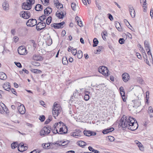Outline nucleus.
<instances>
[{
    "label": "nucleus",
    "mask_w": 153,
    "mask_h": 153,
    "mask_svg": "<svg viewBox=\"0 0 153 153\" xmlns=\"http://www.w3.org/2000/svg\"><path fill=\"white\" fill-rule=\"evenodd\" d=\"M123 128H127L132 131L136 130L138 126L135 119L129 116H123L120 119L119 126Z\"/></svg>",
    "instance_id": "1"
},
{
    "label": "nucleus",
    "mask_w": 153,
    "mask_h": 153,
    "mask_svg": "<svg viewBox=\"0 0 153 153\" xmlns=\"http://www.w3.org/2000/svg\"><path fill=\"white\" fill-rule=\"evenodd\" d=\"M35 0H27L26 2L23 4L22 8L25 10H29L31 8L32 6L34 4Z\"/></svg>",
    "instance_id": "2"
},
{
    "label": "nucleus",
    "mask_w": 153,
    "mask_h": 153,
    "mask_svg": "<svg viewBox=\"0 0 153 153\" xmlns=\"http://www.w3.org/2000/svg\"><path fill=\"white\" fill-rule=\"evenodd\" d=\"M51 129V127L50 126L43 127L40 131V135L41 136L48 135L50 133Z\"/></svg>",
    "instance_id": "3"
},
{
    "label": "nucleus",
    "mask_w": 153,
    "mask_h": 153,
    "mask_svg": "<svg viewBox=\"0 0 153 153\" xmlns=\"http://www.w3.org/2000/svg\"><path fill=\"white\" fill-rule=\"evenodd\" d=\"M20 16H22L24 19H29L31 16L30 12L28 11H22L19 14Z\"/></svg>",
    "instance_id": "4"
},
{
    "label": "nucleus",
    "mask_w": 153,
    "mask_h": 153,
    "mask_svg": "<svg viewBox=\"0 0 153 153\" xmlns=\"http://www.w3.org/2000/svg\"><path fill=\"white\" fill-rule=\"evenodd\" d=\"M46 26L45 22H39L36 25V28L38 31H40L44 28Z\"/></svg>",
    "instance_id": "5"
},
{
    "label": "nucleus",
    "mask_w": 153,
    "mask_h": 153,
    "mask_svg": "<svg viewBox=\"0 0 153 153\" xmlns=\"http://www.w3.org/2000/svg\"><path fill=\"white\" fill-rule=\"evenodd\" d=\"M37 24V21L35 19H29L26 22L27 25L29 27H33Z\"/></svg>",
    "instance_id": "6"
},
{
    "label": "nucleus",
    "mask_w": 153,
    "mask_h": 153,
    "mask_svg": "<svg viewBox=\"0 0 153 153\" xmlns=\"http://www.w3.org/2000/svg\"><path fill=\"white\" fill-rule=\"evenodd\" d=\"M56 15L59 19H62L66 15V12L65 11L59 10L56 12Z\"/></svg>",
    "instance_id": "7"
},
{
    "label": "nucleus",
    "mask_w": 153,
    "mask_h": 153,
    "mask_svg": "<svg viewBox=\"0 0 153 153\" xmlns=\"http://www.w3.org/2000/svg\"><path fill=\"white\" fill-rule=\"evenodd\" d=\"M60 111L61 108L60 107L53 108L52 114L53 116L55 119H56V117L58 116Z\"/></svg>",
    "instance_id": "8"
},
{
    "label": "nucleus",
    "mask_w": 153,
    "mask_h": 153,
    "mask_svg": "<svg viewBox=\"0 0 153 153\" xmlns=\"http://www.w3.org/2000/svg\"><path fill=\"white\" fill-rule=\"evenodd\" d=\"M65 23V22L63 21L59 23L52 24L51 25V26L55 29L61 28L63 27V26Z\"/></svg>",
    "instance_id": "9"
},
{
    "label": "nucleus",
    "mask_w": 153,
    "mask_h": 153,
    "mask_svg": "<svg viewBox=\"0 0 153 153\" xmlns=\"http://www.w3.org/2000/svg\"><path fill=\"white\" fill-rule=\"evenodd\" d=\"M18 51L19 54L21 55H25L27 53L26 49L22 46H20L18 48Z\"/></svg>",
    "instance_id": "10"
},
{
    "label": "nucleus",
    "mask_w": 153,
    "mask_h": 153,
    "mask_svg": "<svg viewBox=\"0 0 153 153\" xmlns=\"http://www.w3.org/2000/svg\"><path fill=\"white\" fill-rule=\"evenodd\" d=\"M132 102L133 103V106L135 108H137L140 105V102L138 97H137L136 99L132 100Z\"/></svg>",
    "instance_id": "11"
},
{
    "label": "nucleus",
    "mask_w": 153,
    "mask_h": 153,
    "mask_svg": "<svg viewBox=\"0 0 153 153\" xmlns=\"http://www.w3.org/2000/svg\"><path fill=\"white\" fill-rule=\"evenodd\" d=\"M18 109L19 112L21 114H24L25 112V108L23 105H20L18 107Z\"/></svg>",
    "instance_id": "12"
},
{
    "label": "nucleus",
    "mask_w": 153,
    "mask_h": 153,
    "mask_svg": "<svg viewBox=\"0 0 153 153\" xmlns=\"http://www.w3.org/2000/svg\"><path fill=\"white\" fill-rule=\"evenodd\" d=\"M122 77L123 81L125 82H127L130 78L129 74L126 73H123L122 75Z\"/></svg>",
    "instance_id": "13"
},
{
    "label": "nucleus",
    "mask_w": 153,
    "mask_h": 153,
    "mask_svg": "<svg viewBox=\"0 0 153 153\" xmlns=\"http://www.w3.org/2000/svg\"><path fill=\"white\" fill-rule=\"evenodd\" d=\"M128 7L129 11L131 17L134 18L135 16V12L133 7L131 5H130Z\"/></svg>",
    "instance_id": "14"
},
{
    "label": "nucleus",
    "mask_w": 153,
    "mask_h": 153,
    "mask_svg": "<svg viewBox=\"0 0 153 153\" xmlns=\"http://www.w3.org/2000/svg\"><path fill=\"white\" fill-rule=\"evenodd\" d=\"M33 59L34 60L36 61H42L43 59L42 56L36 54H35L33 55Z\"/></svg>",
    "instance_id": "15"
},
{
    "label": "nucleus",
    "mask_w": 153,
    "mask_h": 153,
    "mask_svg": "<svg viewBox=\"0 0 153 153\" xmlns=\"http://www.w3.org/2000/svg\"><path fill=\"white\" fill-rule=\"evenodd\" d=\"M10 83L8 82H6L4 83L3 85V88H4V90L8 91H9V90L10 89Z\"/></svg>",
    "instance_id": "16"
},
{
    "label": "nucleus",
    "mask_w": 153,
    "mask_h": 153,
    "mask_svg": "<svg viewBox=\"0 0 153 153\" xmlns=\"http://www.w3.org/2000/svg\"><path fill=\"white\" fill-rule=\"evenodd\" d=\"M52 11V9L51 8L48 7L45 9L44 11L45 15H46L47 16H48L49 14H50Z\"/></svg>",
    "instance_id": "17"
},
{
    "label": "nucleus",
    "mask_w": 153,
    "mask_h": 153,
    "mask_svg": "<svg viewBox=\"0 0 153 153\" xmlns=\"http://www.w3.org/2000/svg\"><path fill=\"white\" fill-rule=\"evenodd\" d=\"M77 131L78 133L76 132H71V135L76 138H79L80 137V135L79 133L81 132V131L79 130H78Z\"/></svg>",
    "instance_id": "18"
},
{
    "label": "nucleus",
    "mask_w": 153,
    "mask_h": 153,
    "mask_svg": "<svg viewBox=\"0 0 153 153\" xmlns=\"http://www.w3.org/2000/svg\"><path fill=\"white\" fill-rule=\"evenodd\" d=\"M2 7L3 9L5 11L9 9V4L7 2L5 1L3 3Z\"/></svg>",
    "instance_id": "19"
},
{
    "label": "nucleus",
    "mask_w": 153,
    "mask_h": 153,
    "mask_svg": "<svg viewBox=\"0 0 153 153\" xmlns=\"http://www.w3.org/2000/svg\"><path fill=\"white\" fill-rule=\"evenodd\" d=\"M7 78V76L5 73L3 72H0V79L2 80H4L6 79Z\"/></svg>",
    "instance_id": "20"
},
{
    "label": "nucleus",
    "mask_w": 153,
    "mask_h": 153,
    "mask_svg": "<svg viewBox=\"0 0 153 153\" xmlns=\"http://www.w3.org/2000/svg\"><path fill=\"white\" fill-rule=\"evenodd\" d=\"M148 113L150 117H153V110L152 107L149 106L148 107Z\"/></svg>",
    "instance_id": "21"
},
{
    "label": "nucleus",
    "mask_w": 153,
    "mask_h": 153,
    "mask_svg": "<svg viewBox=\"0 0 153 153\" xmlns=\"http://www.w3.org/2000/svg\"><path fill=\"white\" fill-rule=\"evenodd\" d=\"M64 128L66 129L65 131H64V130H63V128L62 127L61 128H60L59 129V132H61L60 133H59V134H66L68 132V128L67 126H65L64 127Z\"/></svg>",
    "instance_id": "22"
},
{
    "label": "nucleus",
    "mask_w": 153,
    "mask_h": 153,
    "mask_svg": "<svg viewBox=\"0 0 153 153\" xmlns=\"http://www.w3.org/2000/svg\"><path fill=\"white\" fill-rule=\"evenodd\" d=\"M77 143L78 145L82 148L84 147V146H85L86 144L85 142L82 140H79L77 141Z\"/></svg>",
    "instance_id": "23"
},
{
    "label": "nucleus",
    "mask_w": 153,
    "mask_h": 153,
    "mask_svg": "<svg viewBox=\"0 0 153 153\" xmlns=\"http://www.w3.org/2000/svg\"><path fill=\"white\" fill-rule=\"evenodd\" d=\"M115 26L118 31H122V28H121V26L119 22H115Z\"/></svg>",
    "instance_id": "24"
},
{
    "label": "nucleus",
    "mask_w": 153,
    "mask_h": 153,
    "mask_svg": "<svg viewBox=\"0 0 153 153\" xmlns=\"http://www.w3.org/2000/svg\"><path fill=\"white\" fill-rule=\"evenodd\" d=\"M35 9L36 11H40L42 9V6L41 4H38L35 7Z\"/></svg>",
    "instance_id": "25"
},
{
    "label": "nucleus",
    "mask_w": 153,
    "mask_h": 153,
    "mask_svg": "<svg viewBox=\"0 0 153 153\" xmlns=\"http://www.w3.org/2000/svg\"><path fill=\"white\" fill-rule=\"evenodd\" d=\"M57 126L56 125V123L54 124L53 127L52 128V132L54 134H59L58 132L57 129Z\"/></svg>",
    "instance_id": "26"
},
{
    "label": "nucleus",
    "mask_w": 153,
    "mask_h": 153,
    "mask_svg": "<svg viewBox=\"0 0 153 153\" xmlns=\"http://www.w3.org/2000/svg\"><path fill=\"white\" fill-rule=\"evenodd\" d=\"M31 71L34 73L36 74H41L42 72V71L38 69H34L32 68L30 69Z\"/></svg>",
    "instance_id": "27"
},
{
    "label": "nucleus",
    "mask_w": 153,
    "mask_h": 153,
    "mask_svg": "<svg viewBox=\"0 0 153 153\" xmlns=\"http://www.w3.org/2000/svg\"><path fill=\"white\" fill-rule=\"evenodd\" d=\"M105 67H106L104 66L99 67L98 69V71L100 73L102 74V73H103V72H104Z\"/></svg>",
    "instance_id": "28"
},
{
    "label": "nucleus",
    "mask_w": 153,
    "mask_h": 153,
    "mask_svg": "<svg viewBox=\"0 0 153 153\" xmlns=\"http://www.w3.org/2000/svg\"><path fill=\"white\" fill-rule=\"evenodd\" d=\"M146 51L150 49V47L149 42L146 40H145L144 43Z\"/></svg>",
    "instance_id": "29"
},
{
    "label": "nucleus",
    "mask_w": 153,
    "mask_h": 153,
    "mask_svg": "<svg viewBox=\"0 0 153 153\" xmlns=\"http://www.w3.org/2000/svg\"><path fill=\"white\" fill-rule=\"evenodd\" d=\"M93 46L95 47L97 46L99 43V41L96 38H94L93 40Z\"/></svg>",
    "instance_id": "30"
},
{
    "label": "nucleus",
    "mask_w": 153,
    "mask_h": 153,
    "mask_svg": "<svg viewBox=\"0 0 153 153\" xmlns=\"http://www.w3.org/2000/svg\"><path fill=\"white\" fill-rule=\"evenodd\" d=\"M136 143L138 145V147L140 149V150H142L143 149V148L142 147V145L140 142H139L138 141H135Z\"/></svg>",
    "instance_id": "31"
},
{
    "label": "nucleus",
    "mask_w": 153,
    "mask_h": 153,
    "mask_svg": "<svg viewBox=\"0 0 153 153\" xmlns=\"http://www.w3.org/2000/svg\"><path fill=\"white\" fill-rule=\"evenodd\" d=\"M77 57L78 59H81L82 56V53L81 51H78L77 53Z\"/></svg>",
    "instance_id": "32"
},
{
    "label": "nucleus",
    "mask_w": 153,
    "mask_h": 153,
    "mask_svg": "<svg viewBox=\"0 0 153 153\" xmlns=\"http://www.w3.org/2000/svg\"><path fill=\"white\" fill-rule=\"evenodd\" d=\"M89 150L95 153H100V152L98 150L94 149L91 146H89L88 147Z\"/></svg>",
    "instance_id": "33"
},
{
    "label": "nucleus",
    "mask_w": 153,
    "mask_h": 153,
    "mask_svg": "<svg viewBox=\"0 0 153 153\" xmlns=\"http://www.w3.org/2000/svg\"><path fill=\"white\" fill-rule=\"evenodd\" d=\"M105 69L104 72L102 73V74L105 76H107L109 75L108 74L109 70L106 67H105Z\"/></svg>",
    "instance_id": "34"
},
{
    "label": "nucleus",
    "mask_w": 153,
    "mask_h": 153,
    "mask_svg": "<svg viewBox=\"0 0 153 153\" xmlns=\"http://www.w3.org/2000/svg\"><path fill=\"white\" fill-rule=\"evenodd\" d=\"M52 116L51 115H49L48 117V118L45 121V124H47L48 123L51 121L52 120Z\"/></svg>",
    "instance_id": "35"
},
{
    "label": "nucleus",
    "mask_w": 153,
    "mask_h": 153,
    "mask_svg": "<svg viewBox=\"0 0 153 153\" xmlns=\"http://www.w3.org/2000/svg\"><path fill=\"white\" fill-rule=\"evenodd\" d=\"M62 63L64 65H67L68 63V61L66 57H63L62 58Z\"/></svg>",
    "instance_id": "36"
},
{
    "label": "nucleus",
    "mask_w": 153,
    "mask_h": 153,
    "mask_svg": "<svg viewBox=\"0 0 153 153\" xmlns=\"http://www.w3.org/2000/svg\"><path fill=\"white\" fill-rule=\"evenodd\" d=\"M52 21V17L51 16H49L48 17L46 20V23L48 25H49L51 22Z\"/></svg>",
    "instance_id": "37"
},
{
    "label": "nucleus",
    "mask_w": 153,
    "mask_h": 153,
    "mask_svg": "<svg viewBox=\"0 0 153 153\" xmlns=\"http://www.w3.org/2000/svg\"><path fill=\"white\" fill-rule=\"evenodd\" d=\"M18 145V143L16 142H14L11 144V147L13 149H15Z\"/></svg>",
    "instance_id": "38"
},
{
    "label": "nucleus",
    "mask_w": 153,
    "mask_h": 153,
    "mask_svg": "<svg viewBox=\"0 0 153 153\" xmlns=\"http://www.w3.org/2000/svg\"><path fill=\"white\" fill-rule=\"evenodd\" d=\"M91 133V131H90L85 130L83 131V133H84V134L85 135H86L87 136H91V135H90Z\"/></svg>",
    "instance_id": "39"
},
{
    "label": "nucleus",
    "mask_w": 153,
    "mask_h": 153,
    "mask_svg": "<svg viewBox=\"0 0 153 153\" xmlns=\"http://www.w3.org/2000/svg\"><path fill=\"white\" fill-rule=\"evenodd\" d=\"M24 146V144H22L21 143L19 144V145H18V149L19 151L20 152H23V150H20L21 148H22V147H23Z\"/></svg>",
    "instance_id": "40"
},
{
    "label": "nucleus",
    "mask_w": 153,
    "mask_h": 153,
    "mask_svg": "<svg viewBox=\"0 0 153 153\" xmlns=\"http://www.w3.org/2000/svg\"><path fill=\"white\" fill-rule=\"evenodd\" d=\"M120 94L122 97L123 101L125 102L126 101V99L125 95V93L124 92H120Z\"/></svg>",
    "instance_id": "41"
},
{
    "label": "nucleus",
    "mask_w": 153,
    "mask_h": 153,
    "mask_svg": "<svg viewBox=\"0 0 153 153\" xmlns=\"http://www.w3.org/2000/svg\"><path fill=\"white\" fill-rule=\"evenodd\" d=\"M46 16L45 15H42L41 16H40L39 17V19L41 22H42L44 20L46 19Z\"/></svg>",
    "instance_id": "42"
},
{
    "label": "nucleus",
    "mask_w": 153,
    "mask_h": 153,
    "mask_svg": "<svg viewBox=\"0 0 153 153\" xmlns=\"http://www.w3.org/2000/svg\"><path fill=\"white\" fill-rule=\"evenodd\" d=\"M70 141L68 140H66L65 141H63L62 140L60 141V143H62L63 145H65V146H66L69 143Z\"/></svg>",
    "instance_id": "43"
},
{
    "label": "nucleus",
    "mask_w": 153,
    "mask_h": 153,
    "mask_svg": "<svg viewBox=\"0 0 153 153\" xmlns=\"http://www.w3.org/2000/svg\"><path fill=\"white\" fill-rule=\"evenodd\" d=\"M148 51L147 52V54L149 55H150L151 56V57H149V59L150 60V61L152 60V61H153V59H152V53H151V52L150 51V49L148 50Z\"/></svg>",
    "instance_id": "44"
},
{
    "label": "nucleus",
    "mask_w": 153,
    "mask_h": 153,
    "mask_svg": "<svg viewBox=\"0 0 153 153\" xmlns=\"http://www.w3.org/2000/svg\"><path fill=\"white\" fill-rule=\"evenodd\" d=\"M76 4L74 3H72L71 4V7L72 9V10H74L75 11L76 9Z\"/></svg>",
    "instance_id": "45"
},
{
    "label": "nucleus",
    "mask_w": 153,
    "mask_h": 153,
    "mask_svg": "<svg viewBox=\"0 0 153 153\" xmlns=\"http://www.w3.org/2000/svg\"><path fill=\"white\" fill-rule=\"evenodd\" d=\"M34 66H39L40 65V64L37 62H32L31 63Z\"/></svg>",
    "instance_id": "46"
},
{
    "label": "nucleus",
    "mask_w": 153,
    "mask_h": 153,
    "mask_svg": "<svg viewBox=\"0 0 153 153\" xmlns=\"http://www.w3.org/2000/svg\"><path fill=\"white\" fill-rule=\"evenodd\" d=\"M71 51L72 54L74 56H75L77 53L76 49H72V50H71Z\"/></svg>",
    "instance_id": "47"
},
{
    "label": "nucleus",
    "mask_w": 153,
    "mask_h": 153,
    "mask_svg": "<svg viewBox=\"0 0 153 153\" xmlns=\"http://www.w3.org/2000/svg\"><path fill=\"white\" fill-rule=\"evenodd\" d=\"M45 117L44 115L40 116L39 118V120L41 121L42 122H43L45 120Z\"/></svg>",
    "instance_id": "48"
},
{
    "label": "nucleus",
    "mask_w": 153,
    "mask_h": 153,
    "mask_svg": "<svg viewBox=\"0 0 153 153\" xmlns=\"http://www.w3.org/2000/svg\"><path fill=\"white\" fill-rule=\"evenodd\" d=\"M30 41L33 44V47L35 48L36 47L37 44L36 43L35 41L33 40H31Z\"/></svg>",
    "instance_id": "49"
},
{
    "label": "nucleus",
    "mask_w": 153,
    "mask_h": 153,
    "mask_svg": "<svg viewBox=\"0 0 153 153\" xmlns=\"http://www.w3.org/2000/svg\"><path fill=\"white\" fill-rule=\"evenodd\" d=\"M78 91L77 90H76L75 92L73 94V96L75 98L77 97V96H78Z\"/></svg>",
    "instance_id": "50"
},
{
    "label": "nucleus",
    "mask_w": 153,
    "mask_h": 153,
    "mask_svg": "<svg viewBox=\"0 0 153 153\" xmlns=\"http://www.w3.org/2000/svg\"><path fill=\"white\" fill-rule=\"evenodd\" d=\"M140 4H143V7H145V5H146V0H140Z\"/></svg>",
    "instance_id": "51"
},
{
    "label": "nucleus",
    "mask_w": 153,
    "mask_h": 153,
    "mask_svg": "<svg viewBox=\"0 0 153 153\" xmlns=\"http://www.w3.org/2000/svg\"><path fill=\"white\" fill-rule=\"evenodd\" d=\"M42 4L45 5H47L49 3V0H44L43 1H42Z\"/></svg>",
    "instance_id": "52"
},
{
    "label": "nucleus",
    "mask_w": 153,
    "mask_h": 153,
    "mask_svg": "<svg viewBox=\"0 0 153 153\" xmlns=\"http://www.w3.org/2000/svg\"><path fill=\"white\" fill-rule=\"evenodd\" d=\"M125 40L123 38H120L119 40V42L121 44H123L124 43Z\"/></svg>",
    "instance_id": "53"
},
{
    "label": "nucleus",
    "mask_w": 153,
    "mask_h": 153,
    "mask_svg": "<svg viewBox=\"0 0 153 153\" xmlns=\"http://www.w3.org/2000/svg\"><path fill=\"white\" fill-rule=\"evenodd\" d=\"M51 143H45V144H42V146H43L44 148H47L49 146H50Z\"/></svg>",
    "instance_id": "54"
},
{
    "label": "nucleus",
    "mask_w": 153,
    "mask_h": 153,
    "mask_svg": "<svg viewBox=\"0 0 153 153\" xmlns=\"http://www.w3.org/2000/svg\"><path fill=\"white\" fill-rule=\"evenodd\" d=\"M15 64L19 68H21L22 67V65L21 63L19 62H15Z\"/></svg>",
    "instance_id": "55"
},
{
    "label": "nucleus",
    "mask_w": 153,
    "mask_h": 153,
    "mask_svg": "<svg viewBox=\"0 0 153 153\" xmlns=\"http://www.w3.org/2000/svg\"><path fill=\"white\" fill-rule=\"evenodd\" d=\"M108 139L111 142H112L114 140V138L113 137L109 136H108Z\"/></svg>",
    "instance_id": "56"
},
{
    "label": "nucleus",
    "mask_w": 153,
    "mask_h": 153,
    "mask_svg": "<svg viewBox=\"0 0 153 153\" xmlns=\"http://www.w3.org/2000/svg\"><path fill=\"white\" fill-rule=\"evenodd\" d=\"M106 35H107V33L106 32H103V35H102V36L103 39L104 40H105L106 39V38H105V36H107Z\"/></svg>",
    "instance_id": "57"
},
{
    "label": "nucleus",
    "mask_w": 153,
    "mask_h": 153,
    "mask_svg": "<svg viewBox=\"0 0 153 153\" xmlns=\"http://www.w3.org/2000/svg\"><path fill=\"white\" fill-rule=\"evenodd\" d=\"M102 132L103 134H105L109 133V132L108 129H105L103 130Z\"/></svg>",
    "instance_id": "58"
},
{
    "label": "nucleus",
    "mask_w": 153,
    "mask_h": 153,
    "mask_svg": "<svg viewBox=\"0 0 153 153\" xmlns=\"http://www.w3.org/2000/svg\"><path fill=\"white\" fill-rule=\"evenodd\" d=\"M9 90H10L15 95H16V94L17 93L16 91V90L14 88L10 89Z\"/></svg>",
    "instance_id": "59"
},
{
    "label": "nucleus",
    "mask_w": 153,
    "mask_h": 153,
    "mask_svg": "<svg viewBox=\"0 0 153 153\" xmlns=\"http://www.w3.org/2000/svg\"><path fill=\"white\" fill-rule=\"evenodd\" d=\"M75 19L76 21L77 22V23H79L80 21H81L80 18L78 16H76L75 17Z\"/></svg>",
    "instance_id": "60"
},
{
    "label": "nucleus",
    "mask_w": 153,
    "mask_h": 153,
    "mask_svg": "<svg viewBox=\"0 0 153 153\" xmlns=\"http://www.w3.org/2000/svg\"><path fill=\"white\" fill-rule=\"evenodd\" d=\"M56 5L57 7L59 8L60 7V8H61L63 7L61 3H60L59 2Z\"/></svg>",
    "instance_id": "61"
},
{
    "label": "nucleus",
    "mask_w": 153,
    "mask_h": 153,
    "mask_svg": "<svg viewBox=\"0 0 153 153\" xmlns=\"http://www.w3.org/2000/svg\"><path fill=\"white\" fill-rule=\"evenodd\" d=\"M136 55L137 56V57L140 59H141L142 58L141 55L140 54V53H136Z\"/></svg>",
    "instance_id": "62"
},
{
    "label": "nucleus",
    "mask_w": 153,
    "mask_h": 153,
    "mask_svg": "<svg viewBox=\"0 0 153 153\" xmlns=\"http://www.w3.org/2000/svg\"><path fill=\"white\" fill-rule=\"evenodd\" d=\"M108 18L111 21H112L113 20V17L112 15L110 13L108 14Z\"/></svg>",
    "instance_id": "63"
},
{
    "label": "nucleus",
    "mask_w": 153,
    "mask_h": 153,
    "mask_svg": "<svg viewBox=\"0 0 153 153\" xmlns=\"http://www.w3.org/2000/svg\"><path fill=\"white\" fill-rule=\"evenodd\" d=\"M142 54L144 59H145V58H147L146 54L144 50H143V52L142 53Z\"/></svg>",
    "instance_id": "64"
}]
</instances>
